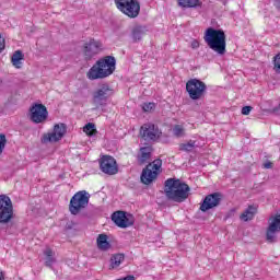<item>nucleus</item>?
Listing matches in <instances>:
<instances>
[{
    "label": "nucleus",
    "mask_w": 280,
    "mask_h": 280,
    "mask_svg": "<svg viewBox=\"0 0 280 280\" xmlns=\"http://www.w3.org/2000/svg\"><path fill=\"white\" fill-rule=\"evenodd\" d=\"M203 40L219 56L226 54V34L222 30L208 27L205 32Z\"/></svg>",
    "instance_id": "obj_1"
},
{
    "label": "nucleus",
    "mask_w": 280,
    "mask_h": 280,
    "mask_svg": "<svg viewBox=\"0 0 280 280\" xmlns=\"http://www.w3.org/2000/svg\"><path fill=\"white\" fill-rule=\"evenodd\" d=\"M164 191L168 200H174V202H184L189 198V186L180 179H167Z\"/></svg>",
    "instance_id": "obj_2"
},
{
    "label": "nucleus",
    "mask_w": 280,
    "mask_h": 280,
    "mask_svg": "<svg viewBox=\"0 0 280 280\" xmlns=\"http://www.w3.org/2000/svg\"><path fill=\"white\" fill-rule=\"evenodd\" d=\"M89 200H91V195L86 190L75 192L70 199V213H72V215H78L80 211L89 207Z\"/></svg>",
    "instance_id": "obj_3"
},
{
    "label": "nucleus",
    "mask_w": 280,
    "mask_h": 280,
    "mask_svg": "<svg viewBox=\"0 0 280 280\" xmlns=\"http://www.w3.org/2000/svg\"><path fill=\"white\" fill-rule=\"evenodd\" d=\"M161 167H163V161L161 159L154 160L147 165L140 177L141 183H143V185H152L161 174Z\"/></svg>",
    "instance_id": "obj_4"
},
{
    "label": "nucleus",
    "mask_w": 280,
    "mask_h": 280,
    "mask_svg": "<svg viewBox=\"0 0 280 280\" xmlns=\"http://www.w3.org/2000/svg\"><path fill=\"white\" fill-rule=\"evenodd\" d=\"M116 3V8L129 16V19H137L139 16V12H141V4L137 0H114Z\"/></svg>",
    "instance_id": "obj_5"
},
{
    "label": "nucleus",
    "mask_w": 280,
    "mask_h": 280,
    "mask_svg": "<svg viewBox=\"0 0 280 280\" xmlns=\"http://www.w3.org/2000/svg\"><path fill=\"white\" fill-rule=\"evenodd\" d=\"M14 218V206L8 195H0V223L8 224Z\"/></svg>",
    "instance_id": "obj_6"
},
{
    "label": "nucleus",
    "mask_w": 280,
    "mask_h": 280,
    "mask_svg": "<svg viewBox=\"0 0 280 280\" xmlns=\"http://www.w3.org/2000/svg\"><path fill=\"white\" fill-rule=\"evenodd\" d=\"M186 91L190 100H202L207 93V84L198 79H190L186 83Z\"/></svg>",
    "instance_id": "obj_7"
},
{
    "label": "nucleus",
    "mask_w": 280,
    "mask_h": 280,
    "mask_svg": "<svg viewBox=\"0 0 280 280\" xmlns=\"http://www.w3.org/2000/svg\"><path fill=\"white\" fill-rule=\"evenodd\" d=\"M67 135V126L65 124H57L51 131L42 136V143H58Z\"/></svg>",
    "instance_id": "obj_8"
},
{
    "label": "nucleus",
    "mask_w": 280,
    "mask_h": 280,
    "mask_svg": "<svg viewBox=\"0 0 280 280\" xmlns=\"http://www.w3.org/2000/svg\"><path fill=\"white\" fill-rule=\"evenodd\" d=\"M140 135L144 141H156L161 138V129L152 122H148L141 126Z\"/></svg>",
    "instance_id": "obj_9"
},
{
    "label": "nucleus",
    "mask_w": 280,
    "mask_h": 280,
    "mask_svg": "<svg viewBox=\"0 0 280 280\" xmlns=\"http://www.w3.org/2000/svg\"><path fill=\"white\" fill-rule=\"evenodd\" d=\"M100 168L103 174H107L108 176H115L117 172H119V167L117 166V161L115 158L110 155H104L100 161Z\"/></svg>",
    "instance_id": "obj_10"
},
{
    "label": "nucleus",
    "mask_w": 280,
    "mask_h": 280,
    "mask_svg": "<svg viewBox=\"0 0 280 280\" xmlns=\"http://www.w3.org/2000/svg\"><path fill=\"white\" fill-rule=\"evenodd\" d=\"M104 49V45L102 42L97 39H90L83 46V56H85V60H91L94 56H97Z\"/></svg>",
    "instance_id": "obj_11"
},
{
    "label": "nucleus",
    "mask_w": 280,
    "mask_h": 280,
    "mask_svg": "<svg viewBox=\"0 0 280 280\" xmlns=\"http://www.w3.org/2000/svg\"><path fill=\"white\" fill-rule=\"evenodd\" d=\"M31 120L34 124H43L47 120V117L49 116V113L47 112V107L43 104H34L31 109Z\"/></svg>",
    "instance_id": "obj_12"
},
{
    "label": "nucleus",
    "mask_w": 280,
    "mask_h": 280,
    "mask_svg": "<svg viewBox=\"0 0 280 280\" xmlns=\"http://www.w3.org/2000/svg\"><path fill=\"white\" fill-rule=\"evenodd\" d=\"M222 202V194L214 192L205 197L203 201L200 205V211L207 213L211 209H215Z\"/></svg>",
    "instance_id": "obj_13"
},
{
    "label": "nucleus",
    "mask_w": 280,
    "mask_h": 280,
    "mask_svg": "<svg viewBox=\"0 0 280 280\" xmlns=\"http://www.w3.org/2000/svg\"><path fill=\"white\" fill-rule=\"evenodd\" d=\"M109 95H113V90L106 84L102 85L93 93V104L104 106L108 102Z\"/></svg>",
    "instance_id": "obj_14"
},
{
    "label": "nucleus",
    "mask_w": 280,
    "mask_h": 280,
    "mask_svg": "<svg viewBox=\"0 0 280 280\" xmlns=\"http://www.w3.org/2000/svg\"><path fill=\"white\" fill-rule=\"evenodd\" d=\"M96 65H98V67L103 70V73H105V78H108V75H113V73L115 72L116 60L115 57L107 56L96 61Z\"/></svg>",
    "instance_id": "obj_15"
},
{
    "label": "nucleus",
    "mask_w": 280,
    "mask_h": 280,
    "mask_svg": "<svg viewBox=\"0 0 280 280\" xmlns=\"http://www.w3.org/2000/svg\"><path fill=\"white\" fill-rule=\"evenodd\" d=\"M112 220L116 226L120 229H128V226H132V221L126 217V212L117 211L112 215Z\"/></svg>",
    "instance_id": "obj_16"
},
{
    "label": "nucleus",
    "mask_w": 280,
    "mask_h": 280,
    "mask_svg": "<svg viewBox=\"0 0 280 280\" xmlns=\"http://www.w3.org/2000/svg\"><path fill=\"white\" fill-rule=\"evenodd\" d=\"M88 80H104L105 73L104 70L100 68L96 62L86 73Z\"/></svg>",
    "instance_id": "obj_17"
},
{
    "label": "nucleus",
    "mask_w": 280,
    "mask_h": 280,
    "mask_svg": "<svg viewBox=\"0 0 280 280\" xmlns=\"http://www.w3.org/2000/svg\"><path fill=\"white\" fill-rule=\"evenodd\" d=\"M126 261V255L124 254H113L109 259V269L117 270L121 264Z\"/></svg>",
    "instance_id": "obj_18"
},
{
    "label": "nucleus",
    "mask_w": 280,
    "mask_h": 280,
    "mask_svg": "<svg viewBox=\"0 0 280 280\" xmlns=\"http://www.w3.org/2000/svg\"><path fill=\"white\" fill-rule=\"evenodd\" d=\"M96 245L98 250H110V243L108 242V236L106 234H100L96 238Z\"/></svg>",
    "instance_id": "obj_19"
},
{
    "label": "nucleus",
    "mask_w": 280,
    "mask_h": 280,
    "mask_svg": "<svg viewBox=\"0 0 280 280\" xmlns=\"http://www.w3.org/2000/svg\"><path fill=\"white\" fill-rule=\"evenodd\" d=\"M257 214V207L249 206L241 215L240 219L243 222H249V220H253L255 215Z\"/></svg>",
    "instance_id": "obj_20"
},
{
    "label": "nucleus",
    "mask_w": 280,
    "mask_h": 280,
    "mask_svg": "<svg viewBox=\"0 0 280 280\" xmlns=\"http://www.w3.org/2000/svg\"><path fill=\"white\" fill-rule=\"evenodd\" d=\"M23 51L21 50H16L12 57H11V62L13 65V67H15V69H21V67H23Z\"/></svg>",
    "instance_id": "obj_21"
},
{
    "label": "nucleus",
    "mask_w": 280,
    "mask_h": 280,
    "mask_svg": "<svg viewBox=\"0 0 280 280\" xmlns=\"http://www.w3.org/2000/svg\"><path fill=\"white\" fill-rule=\"evenodd\" d=\"M151 154H152V148L150 147L141 148L138 156L139 163H148V161H150Z\"/></svg>",
    "instance_id": "obj_22"
},
{
    "label": "nucleus",
    "mask_w": 280,
    "mask_h": 280,
    "mask_svg": "<svg viewBox=\"0 0 280 280\" xmlns=\"http://www.w3.org/2000/svg\"><path fill=\"white\" fill-rule=\"evenodd\" d=\"M180 8H200L202 2L200 0H177Z\"/></svg>",
    "instance_id": "obj_23"
},
{
    "label": "nucleus",
    "mask_w": 280,
    "mask_h": 280,
    "mask_svg": "<svg viewBox=\"0 0 280 280\" xmlns=\"http://www.w3.org/2000/svg\"><path fill=\"white\" fill-rule=\"evenodd\" d=\"M195 148H198L195 140H189L188 142H184L179 144V150L182 152H192Z\"/></svg>",
    "instance_id": "obj_24"
},
{
    "label": "nucleus",
    "mask_w": 280,
    "mask_h": 280,
    "mask_svg": "<svg viewBox=\"0 0 280 280\" xmlns=\"http://www.w3.org/2000/svg\"><path fill=\"white\" fill-rule=\"evenodd\" d=\"M83 132L88 135V137H93V135H97V129H95V124L89 122L83 127Z\"/></svg>",
    "instance_id": "obj_25"
},
{
    "label": "nucleus",
    "mask_w": 280,
    "mask_h": 280,
    "mask_svg": "<svg viewBox=\"0 0 280 280\" xmlns=\"http://www.w3.org/2000/svg\"><path fill=\"white\" fill-rule=\"evenodd\" d=\"M173 135L175 137H185V128H183V126L180 125H176L175 127H173Z\"/></svg>",
    "instance_id": "obj_26"
},
{
    "label": "nucleus",
    "mask_w": 280,
    "mask_h": 280,
    "mask_svg": "<svg viewBox=\"0 0 280 280\" xmlns=\"http://www.w3.org/2000/svg\"><path fill=\"white\" fill-rule=\"evenodd\" d=\"M273 70L276 73H280V52L273 57Z\"/></svg>",
    "instance_id": "obj_27"
},
{
    "label": "nucleus",
    "mask_w": 280,
    "mask_h": 280,
    "mask_svg": "<svg viewBox=\"0 0 280 280\" xmlns=\"http://www.w3.org/2000/svg\"><path fill=\"white\" fill-rule=\"evenodd\" d=\"M143 36V31H141L140 27H137L132 32V38L133 40H141V37Z\"/></svg>",
    "instance_id": "obj_28"
},
{
    "label": "nucleus",
    "mask_w": 280,
    "mask_h": 280,
    "mask_svg": "<svg viewBox=\"0 0 280 280\" xmlns=\"http://www.w3.org/2000/svg\"><path fill=\"white\" fill-rule=\"evenodd\" d=\"M5 143H8V140L5 139V135H0V156L3 154V150H5Z\"/></svg>",
    "instance_id": "obj_29"
},
{
    "label": "nucleus",
    "mask_w": 280,
    "mask_h": 280,
    "mask_svg": "<svg viewBox=\"0 0 280 280\" xmlns=\"http://www.w3.org/2000/svg\"><path fill=\"white\" fill-rule=\"evenodd\" d=\"M154 108H156V105L154 103H144L142 106L144 113H150V110H154Z\"/></svg>",
    "instance_id": "obj_30"
},
{
    "label": "nucleus",
    "mask_w": 280,
    "mask_h": 280,
    "mask_svg": "<svg viewBox=\"0 0 280 280\" xmlns=\"http://www.w3.org/2000/svg\"><path fill=\"white\" fill-rule=\"evenodd\" d=\"M54 264H56V258H54V256L46 257V261H45L46 266L51 268V266H54Z\"/></svg>",
    "instance_id": "obj_31"
},
{
    "label": "nucleus",
    "mask_w": 280,
    "mask_h": 280,
    "mask_svg": "<svg viewBox=\"0 0 280 280\" xmlns=\"http://www.w3.org/2000/svg\"><path fill=\"white\" fill-rule=\"evenodd\" d=\"M190 47H191V49H199L200 48V42L198 39L190 40Z\"/></svg>",
    "instance_id": "obj_32"
},
{
    "label": "nucleus",
    "mask_w": 280,
    "mask_h": 280,
    "mask_svg": "<svg viewBox=\"0 0 280 280\" xmlns=\"http://www.w3.org/2000/svg\"><path fill=\"white\" fill-rule=\"evenodd\" d=\"M250 110H253L252 106H244L242 108V115H250Z\"/></svg>",
    "instance_id": "obj_33"
},
{
    "label": "nucleus",
    "mask_w": 280,
    "mask_h": 280,
    "mask_svg": "<svg viewBox=\"0 0 280 280\" xmlns=\"http://www.w3.org/2000/svg\"><path fill=\"white\" fill-rule=\"evenodd\" d=\"M44 255H45V257H54V250H51V248L47 247L44 250Z\"/></svg>",
    "instance_id": "obj_34"
},
{
    "label": "nucleus",
    "mask_w": 280,
    "mask_h": 280,
    "mask_svg": "<svg viewBox=\"0 0 280 280\" xmlns=\"http://www.w3.org/2000/svg\"><path fill=\"white\" fill-rule=\"evenodd\" d=\"M5 49V39L0 35V54Z\"/></svg>",
    "instance_id": "obj_35"
},
{
    "label": "nucleus",
    "mask_w": 280,
    "mask_h": 280,
    "mask_svg": "<svg viewBox=\"0 0 280 280\" xmlns=\"http://www.w3.org/2000/svg\"><path fill=\"white\" fill-rule=\"evenodd\" d=\"M270 167H272V163L267 162V163L264 164L265 170H270Z\"/></svg>",
    "instance_id": "obj_36"
},
{
    "label": "nucleus",
    "mask_w": 280,
    "mask_h": 280,
    "mask_svg": "<svg viewBox=\"0 0 280 280\" xmlns=\"http://www.w3.org/2000/svg\"><path fill=\"white\" fill-rule=\"evenodd\" d=\"M275 5H276V8H278V10H280V0H276Z\"/></svg>",
    "instance_id": "obj_37"
},
{
    "label": "nucleus",
    "mask_w": 280,
    "mask_h": 280,
    "mask_svg": "<svg viewBox=\"0 0 280 280\" xmlns=\"http://www.w3.org/2000/svg\"><path fill=\"white\" fill-rule=\"evenodd\" d=\"M0 280H5V276L3 275V271H0Z\"/></svg>",
    "instance_id": "obj_38"
}]
</instances>
